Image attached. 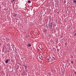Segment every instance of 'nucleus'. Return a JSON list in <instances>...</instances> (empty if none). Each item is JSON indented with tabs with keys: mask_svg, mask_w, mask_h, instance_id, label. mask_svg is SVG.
I'll use <instances>...</instances> for the list:
<instances>
[{
	"mask_svg": "<svg viewBox=\"0 0 76 76\" xmlns=\"http://www.w3.org/2000/svg\"><path fill=\"white\" fill-rule=\"evenodd\" d=\"M10 61V60H9V59H8L7 60L5 61V63H8V61Z\"/></svg>",
	"mask_w": 76,
	"mask_h": 76,
	"instance_id": "1",
	"label": "nucleus"
},
{
	"mask_svg": "<svg viewBox=\"0 0 76 76\" xmlns=\"http://www.w3.org/2000/svg\"><path fill=\"white\" fill-rule=\"evenodd\" d=\"M73 2L74 3H75V4H76V0H75V1H73Z\"/></svg>",
	"mask_w": 76,
	"mask_h": 76,
	"instance_id": "2",
	"label": "nucleus"
},
{
	"mask_svg": "<svg viewBox=\"0 0 76 76\" xmlns=\"http://www.w3.org/2000/svg\"><path fill=\"white\" fill-rule=\"evenodd\" d=\"M28 2L29 3H31V1L29 0L28 1Z\"/></svg>",
	"mask_w": 76,
	"mask_h": 76,
	"instance_id": "3",
	"label": "nucleus"
},
{
	"mask_svg": "<svg viewBox=\"0 0 76 76\" xmlns=\"http://www.w3.org/2000/svg\"><path fill=\"white\" fill-rule=\"evenodd\" d=\"M28 47H31V44H28Z\"/></svg>",
	"mask_w": 76,
	"mask_h": 76,
	"instance_id": "4",
	"label": "nucleus"
},
{
	"mask_svg": "<svg viewBox=\"0 0 76 76\" xmlns=\"http://www.w3.org/2000/svg\"><path fill=\"white\" fill-rule=\"evenodd\" d=\"M74 37H75V36H76V33H74Z\"/></svg>",
	"mask_w": 76,
	"mask_h": 76,
	"instance_id": "5",
	"label": "nucleus"
},
{
	"mask_svg": "<svg viewBox=\"0 0 76 76\" xmlns=\"http://www.w3.org/2000/svg\"><path fill=\"white\" fill-rule=\"evenodd\" d=\"M11 2H12V3H13V2L15 1V0H12V1H11Z\"/></svg>",
	"mask_w": 76,
	"mask_h": 76,
	"instance_id": "6",
	"label": "nucleus"
},
{
	"mask_svg": "<svg viewBox=\"0 0 76 76\" xmlns=\"http://www.w3.org/2000/svg\"><path fill=\"white\" fill-rule=\"evenodd\" d=\"M24 67L25 69H26V68L27 67V66H26V65H24Z\"/></svg>",
	"mask_w": 76,
	"mask_h": 76,
	"instance_id": "7",
	"label": "nucleus"
},
{
	"mask_svg": "<svg viewBox=\"0 0 76 76\" xmlns=\"http://www.w3.org/2000/svg\"><path fill=\"white\" fill-rule=\"evenodd\" d=\"M14 17H16V15H13Z\"/></svg>",
	"mask_w": 76,
	"mask_h": 76,
	"instance_id": "8",
	"label": "nucleus"
},
{
	"mask_svg": "<svg viewBox=\"0 0 76 76\" xmlns=\"http://www.w3.org/2000/svg\"><path fill=\"white\" fill-rule=\"evenodd\" d=\"M39 58L40 59H41V60H42V59H41V57L40 56L39 57Z\"/></svg>",
	"mask_w": 76,
	"mask_h": 76,
	"instance_id": "9",
	"label": "nucleus"
},
{
	"mask_svg": "<svg viewBox=\"0 0 76 76\" xmlns=\"http://www.w3.org/2000/svg\"><path fill=\"white\" fill-rule=\"evenodd\" d=\"M26 37H28V36L27 34L26 35Z\"/></svg>",
	"mask_w": 76,
	"mask_h": 76,
	"instance_id": "10",
	"label": "nucleus"
},
{
	"mask_svg": "<svg viewBox=\"0 0 76 76\" xmlns=\"http://www.w3.org/2000/svg\"><path fill=\"white\" fill-rule=\"evenodd\" d=\"M71 63H73V62L72 61V62H71Z\"/></svg>",
	"mask_w": 76,
	"mask_h": 76,
	"instance_id": "11",
	"label": "nucleus"
},
{
	"mask_svg": "<svg viewBox=\"0 0 76 76\" xmlns=\"http://www.w3.org/2000/svg\"><path fill=\"white\" fill-rule=\"evenodd\" d=\"M47 60H49V58H47Z\"/></svg>",
	"mask_w": 76,
	"mask_h": 76,
	"instance_id": "12",
	"label": "nucleus"
},
{
	"mask_svg": "<svg viewBox=\"0 0 76 76\" xmlns=\"http://www.w3.org/2000/svg\"><path fill=\"white\" fill-rule=\"evenodd\" d=\"M75 74H76V72H75Z\"/></svg>",
	"mask_w": 76,
	"mask_h": 76,
	"instance_id": "13",
	"label": "nucleus"
},
{
	"mask_svg": "<svg viewBox=\"0 0 76 76\" xmlns=\"http://www.w3.org/2000/svg\"><path fill=\"white\" fill-rule=\"evenodd\" d=\"M23 73H25V72H23Z\"/></svg>",
	"mask_w": 76,
	"mask_h": 76,
	"instance_id": "14",
	"label": "nucleus"
},
{
	"mask_svg": "<svg viewBox=\"0 0 76 76\" xmlns=\"http://www.w3.org/2000/svg\"><path fill=\"white\" fill-rule=\"evenodd\" d=\"M41 58H42V57H41Z\"/></svg>",
	"mask_w": 76,
	"mask_h": 76,
	"instance_id": "15",
	"label": "nucleus"
}]
</instances>
